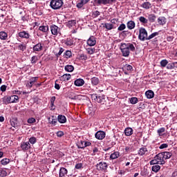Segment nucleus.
Returning a JSON list of instances; mask_svg holds the SVG:
<instances>
[{"label": "nucleus", "instance_id": "c9c22d12", "mask_svg": "<svg viewBox=\"0 0 177 177\" xmlns=\"http://www.w3.org/2000/svg\"><path fill=\"white\" fill-rule=\"evenodd\" d=\"M162 154L165 160H168L170 157H172V153L171 152H162Z\"/></svg>", "mask_w": 177, "mask_h": 177}, {"label": "nucleus", "instance_id": "aec40b11", "mask_svg": "<svg viewBox=\"0 0 177 177\" xmlns=\"http://www.w3.org/2000/svg\"><path fill=\"white\" fill-rule=\"evenodd\" d=\"M145 96L147 99H153L154 97V91L152 90H148L145 92Z\"/></svg>", "mask_w": 177, "mask_h": 177}, {"label": "nucleus", "instance_id": "5fc2aeb1", "mask_svg": "<svg viewBox=\"0 0 177 177\" xmlns=\"http://www.w3.org/2000/svg\"><path fill=\"white\" fill-rule=\"evenodd\" d=\"M167 64H168V60L162 59V61H160L161 67H165L167 66Z\"/></svg>", "mask_w": 177, "mask_h": 177}, {"label": "nucleus", "instance_id": "37998d69", "mask_svg": "<svg viewBox=\"0 0 177 177\" xmlns=\"http://www.w3.org/2000/svg\"><path fill=\"white\" fill-rule=\"evenodd\" d=\"M149 164L150 165H158V160H157V158L155 156L154 157V159L151 160L150 162H149Z\"/></svg>", "mask_w": 177, "mask_h": 177}, {"label": "nucleus", "instance_id": "338daca9", "mask_svg": "<svg viewBox=\"0 0 177 177\" xmlns=\"http://www.w3.org/2000/svg\"><path fill=\"white\" fill-rule=\"evenodd\" d=\"M55 88L57 89V91L60 89V84H57V80L55 81Z\"/></svg>", "mask_w": 177, "mask_h": 177}, {"label": "nucleus", "instance_id": "39448f33", "mask_svg": "<svg viewBox=\"0 0 177 177\" xmlns=\"http://www.w3.org/2000/svg\"><path fill=\"white\" fill-rule=\"evenodd\" d=\"M91 99L94 102H97V103H102L104 100V95L98 96L96 93L91 94Z\"/></svg>", "mask_w": 177, "mask_h": 177}, {"label": "nucleus", "instance_id": "c756f323", "mask_svg": "<svg viewBox=\"0 0 177 177\" xmlns=\"http://www.w3.org/2000/svg\"><path fill=\"white\" fill-rule=\"evenodd\" d=\"M62 80L64 81L65 82L71 80V75L70 74H64L62 76H61Z\"/></svg>", "mask_w": 177, "mask_h": 177}, {"label": "nucleus", "instance_id": "052dcab7", "mask_svg": "<svg viewBox=\"0 0 177 177\" xmlns=\"http://www.w3.org/2000/svg\"><path fill=\"white\" fill-rule=\"evenodd\" d=\"M10 122H11V125L12 127H16V124L17 122V119H12V120H10Z\"/></svg>", "mask_w": 177, "mask_h": 177}, {"label": "nucleus", "instance_id": "473e14b6", "mask_svg": "<svg viewBox=\"0 0 177 177\" xmlns=\"http://www.w3.org/2000/svg\"><path fill=\"white\" fill-rule=\"evenodd\" d=\"M120 157V152L115 151L113 153L111 154L110 158L111 160H115Z\"/></svg>", "mask_w": 177, "mask_h": 177}, {"label": "nucleus", "instance_id": "7ed1b4c3", "mask_svg": "<svg viewBox=\"0 0 177 177\" xmlns=\"http://www.w3.org/2000/svg\"><path fill=\"white\" fill-rule=\"evenodd\" d=\"M116 0H94L93 6H106L107 5H113L115 3Z\"/></svg>", "mask_w": 177, "mask_h": 177}, {"label": "nucleus", "instance_id": "680f3d73", "mask_svg": "<svg viewBox=\"0 0 177 177\" xmlns=\"http://www.w3.org/2000/svg\"><path fill=\"white\" fill-rule=\"evenodd\" d=\"M28 124H34L35 122V118H30L28 120Z\"/></svg>", "mask_w": 177, "mask_h": 177}, {"label": "nucleus", "instance_id": "20e7f679", "mask_svg": "<svg viewBox=\"0 0 177 177\" xmlns=\"http://www.w3.org/2000/svg\"><path fill=\"white\" fill-rule=\"evenodd\" d=\"M147 30L145 28H140L139 30L138 39L140 41H147Z\"/></svg>", "mask_w": 177, "mask_h": 177}, {"label": "nucleus", "instance_id": "f8f14e48", "mask_svg": "<svg viewBox=\"0 0 177 177\" xmlns=\"http://www.w3.org/2000/svg\"><path fill=\"white\" fill-rule=\"evenodd\" d=\"M18 37L24 39H28V38H30V33L26 30H23L18 33Z\"/></svg>", "mask_w": 177, "mask_h": 177}, {"label": "nucleus", "instance_id": "412c9836", "mask_svg": "<svg viewBox=\"0 0 177 177\" xmlns=\"http://www.w3.org/2000/svg\"><path fill=\"white\" fill-rule=\"evenodd\" d=\"M75 44L74 39L71 38H67L64 41V44L66 45V46H73Z\"/></svg>", "mask_w": 177, "mask_h": 177}, {"label": "nucleus", "instance_id": "69168bd1", "mask_svg": "<svg viewBox=\"0 0 177 177\" xmlns=\"http://www.w3.org/2000/svg\"><path fill=\"white\" fill-rule=\"evenodd\" d=\"M168 147V144H162L159 147V149H167Z\"/></svg>", "mask_w": 177, "mask_h": 177}, {"label": "nucleus", "instance_id": "603ef678", "mask_svg": "<svg viewBox=\"0 0 177 177\" xmlns=\"http://www.w3.org/2000/svg\"><path fill=\"white\" fill-rule=\"evenodd\" d=\"M29 143H30L31 145H35V143H37V138L35 137L30 138Z\"/></svg>", "mask_w": 177, "mask_h": 177}, {"label": "nucleus", "instance_id": "4468645a", "mask_svg": "<svg viewBox=\"0 0 177 177\" xmlns=\"http://www.w3.org/2000/svg\"><path fill=\"white\" fill-rule=\"evenodd\" d=\"M8 103H17L19 102V96L17 95H11L10 97H7Z\"/></svg>", "mask_w": 177, "mask_h": 177}, {"label": "nucleus", "instance_id": "58836bf2", "mask_svg": "<svg viewBox=\"0 0 177 177\" xmlns=\"http://www.w3.org/2000/svg\"><path fill=\"white\" fill-rule=\"evenodd\" d=\"M10 162V160L9 158H4L1 160V165H8Z\"/></svg>", "mask_w": 177, "mask_h": 177}, {"label": "nucleus", "instance_id": "4be33fe9", "mask_svg": "<svg viewBox=\"0 0 177 177\" xmlns=\"http://www.w3.org/2000/svg\"><path fill=\"white\" fill-rule=\"evenodd\" d=\"M42 44L38 43L37 44L33 46V52H41L42 50Z\"/></svg>", "mask_w": 177, "mask_h": 177}, {"label": "nucleus", "instance_id": "de8ad7c7", "mask_svg": "<svg viewBox=\"0 0 177 177\" xmlns=\"http://www.w3.org/2000/svg\"><path fill=\"white\" fill-rule=\"evenodd\" d=\"M78 149H85V141H80L77 144Z\"/></svg>", "mask_w": 177, "mask_h": 177}, {"label": "nucleus", "instance_id": "a211bd4d", "mask_svg": "<svg viewBox=\"0 0 177 177\" xmlns=\"http://www.w3.org/2000/svg\"><path fill=\"white\" fill-rule=\"evenodd\" d=\"M31 147V145H30L29 142H23L21 144V149L26 151V150H28Z\"/></svg>", "mask_w": 177, "mask_h": 177}, {"label": "nucleus", "instance_id": "b1692460", "mask_svg": "<svg viewBox=\"0 0 177 177\" xmlns=\"http://www.w3.org/2000/svg\"><path fill=\"white\" fill-rule=\"evenodd\" d=\"M39 31H42V32H48L49 31V26L48 25H43L39 27Z\"/></svg>", "mask_w": 177, "mask_h": 177}, {"label": "nucleus", "instance_id": "774afa93", "mask_svg": "<svg viewBox=\"0 0 177 177\" xmlns=\"http://www.w3.org/2000/svg\"><path fill=\"white\" fill-rule=\"evenodd\" d=\"M76 169H81L82 168V163H77L75 165Z\"/></svg>", "mask_w": 177, "mask_h": 177}, {"label": "nucleus", "instance_id": "13d9d810", "mask_svg": "<svg viewBox=\"0 0 177 177\" xmlns=\"http://www.w3.org/2000/svg\"><path fill=\"white\" fill-rule=\"evenodd\" d=\"M118 23V19L113 18L111 20V24H113V26H115Z\"/></svg>", "mask_w": 177, "mask_h": 177}, {"label": "nucleus", "instance_id": "3c124183", "mask_svg": "<svg viewBox=\"0 0 177 177\" xmlns=\"http://www.w3.org/2000/svg\"><path fill=\"white\" fill-rule=\"evenodd\" d=\"M124 70H127V71H132L133 70V67L129 64H126L124 66Z\"/></svg>", "mask_w": 177, "mask_h": 177}, {"label": "nucleus", "instance_id": "a19ab883", "mask_svg": "<svg viewBox=\"0 0 177 177\" xmlns=\"http://www.w3.org/2000/svg\"><path fill=\"white\" fill-rule=\"evenodd\" d=\"M139 20L142 24H147V23H149V19H146L145 17H140Z\"/></svg>", "mask_w": 177, "mask_h": 177}, {"label": "nucleus", "instance_id": "bf43d9fd", "mask_svg": "<svg viewBox=\"0 0 177 177\" xmlns=\"http://www.w3.org/2000/svg\"><path fill=\"white\" fill-rule=\"evenodd\" d=\"M129 34H131V32H129L128 30H124V31H122V37H128V35H129Z\"/></svg>", "mask_w": 177, "mask_h": 177}, {"label": "nucleus", "instance_id": "cd10ccee", "mask_svg": "<svg viewBox=\"0 0 177 177\" xmlns=\"http://www.w3.org/2000/svg\"><path fill=\"white\" fill-rule=\"evenodd\" d=\"M64 70L67 71V73H73L74 71V66L73 65H66Z\"/></svg>", "mask_w": 177, "mask_h": 177}, {"label": "nucleus", "instance_id": "423d86ee", "mask_svg": "<svg viewBox=\"0 0 177 177\" xmlns=\"http://www.w3.org/2000/svg\"><path fill=\"white\" fill-rule=\"evenodd\" d=\"M50 31L53 35L57 36L58 34H60V28H59L56 25H51L50 26Z\"/></svg>", "mask_w": 177, "mask_h": 177}, {"label": "nucleus", "instance_id": "2eb2a0df", "mask_svg": "<svg viewBox=\"0 0 177 177\" xmlns=\"http://www.w3.org/2000/svg\"><path fill=\"white\" fill-rule=\"evenodd\" d=\"M157 23L159 26H165L167 24V18L164 16L159 17L157 19Z\"/></svg>", "mask_w": 177, "mask_h": 177}, {"label": "nucleus", "instance_id": "09e8293b", "mask_svg": "<svg viewBox=\"0 0 177 177\" xmlns=\"http://www.w3.org/2000/svg\"><path fill=\"white\" fill-rule=\"evenodd\" d=\"M98 16H100V12L99 10L92 12V17H93V19H96V17H98Z\"/></svg>", "mask_w": 177, "mask_h": 177}, {"label": "nucleus", "instance_id": "72a5a7b5", "mask_svg": "<svg viewBox=\"0 0 177 177\" xmlns=\"http://www.w3.org/2000/svg\"><path fill=\"white\" fill-rule=\"evenodd\" d=\"M160 169H161V167L158 165H154L151 167V171L156 174H157Z\"/></svg>", "mask_w": 177, "mask_h": 177}, {"label": "nucleus", "instance_id": "dca6fc26", "mask_svg": "<svg viewBox=\"0 0 177 177\" xmlns=\"http://www.w3.org/2000/svg\"><path fill=\"white\" fill-rule=\"evenodd\" d=\"M67 169L65 167H61L59 171V177H66V175L68 174Z\"/></svg>", "mask_w": 177, "mask_h": 177}, {"label": "nucleus", "instance_id": "e433bc0d", "mask_svg": "<svg viewBox=\"0 0 177 177\" xmlns=\"http://www.w3.org/2000/svg\"><path fill=\"white\" fill-rule=\"evenodd\" d=\"M48 122L50 124H52L53 125H56V123L57 122V119H56L55 116H52V118H48Z\"/></svg>", "mask_w": 177, "mask_h": 177}, {"label": "nucleus", "instance_id": "a878e982", "mask_svg": "<svg viewBox=\"0 0 177 177\" xmlns=\"http://www.w3.org/2000/svg\"><path fill=\"white\" fill-rule=\"evenodd\" d=\"M0 39H1V41H6L8 39V33H6V32L4 31H1Z\"/></svg>", "mask_w": 177, "mask_h": 177}, {"label": "nucleus", "instance_id": "9d476101", "mask_svg": "<svg viewBox=\"0 0 177 177\" xmlns=\"http://www.w3.org/2000/svg\"><path fill=\"white\" fill-rule=\"evenodd\" d=\"M96 139L98 140H103L106 138V133L104 131H98L95 134Z\"/></svg>", "mask_w": 177, "mask_h": 177}, {"label": "nucleus", "instance_id": "5701e85b", "mask_svg": "<svg viewBox=\"0 0 177 177\" xmlns=\"http://www.w3.org/2000/svg\"><path fill=\"white\" fill-rule=\"evenodd\" d=\"M135 26H136V24H135V21H129L127 23V26L129 30H133V28H135Z\"/></svg>", "mask_w": 177, "mask_h": 177}, {"label": "nucleus", "instance_id": "864d4df0", "mask_svg": "<svg viewBox=\"0 0 177 177\" xmlns=\"http://www.w3.org/2000/svg\"><path fill=\"white\" fill-rule=\"evenodd\" d=\"M127 28V26L124 24H121L120 26L118 28V31H124Z\"/></svg>", "mask_w": 177, "mask_h": 177}, {"label": "nucleus", "instance_id": "6e6d98bb", "mask_svg": "<svg viewBox=\"0 0 177 177\" xmlns=\"http://www.w3.org/2000/svg\"><path fill=\"white\" fill-rule=\"evenodd\" d=\"M63 52H64V48H59V50L57 54H55V56L57 57H59V56H62V53H63Z\"/></svg>", "mask_w": 177, "mask_h": 177}, {"label": "nucleus", "instance_id": "79ce46f5", "mask_svg": "<svg viewBox=\"0 0 177 177\" xmlns=\"http://www.w3.org/2000/svg\"><path fill=\"white\" fill-rule=\"evenodd\" d=\"M159 34L160 33L158 32H153L149 36H148L147 41H149L150 39H153V38H154V37H157L158 35H159Z\"/></svg>", "mask_w": 177, "mask_h": 177}, {"label": "nucleus", "instance_id": "f03ea898", "mask_svg": "<svg viewBox=\"0 0 177 177\" xmlns=\"http://www.w3.org/2000/svg\"><path fill=\"white\" fill-rule=\"evenodd\" d=\"M63 3V0H50L49 6L53 10H59L62 9Z\"/></svg>", "mask_w": 177, "mask_h": 177}, {"label": "nucleus", "instance_id": "6ab92c4d", "mask_svg": "<svg viewBox=\"0 0 177 177\" xmlns=\"http://www.w3.org/2000/svg\"><path fill=\"white\" fill-rule=\"evenodd\" d=\"M152 7L153 6L151 5V3L147 1L141 5V8H143V9H146L147 10L151 9Z\"/></svg>", "mask_w": 177, "mask_h": 177}, {"label": "nucleus", "instance_id": "e2e57ef3", "mask_svg": "<svg viewBox=\"0 0 177 177\" xmlns=\"http://www.w3.org/2000/svg\"><path fill=\"white\" fill-rule=\"evenodd\" d=\"M64 136V133H63V131H59L57 133V136L58 138H62V136Z\"/></svg>", "mask_w": 177, "mask_h": 177}, {"label": "nucleus", "instance_id": "ddd939ff", "mask_svg": "<svg viewBox=\"0 0 177 177\" xmlns=\"http://www.w3.org/2000/svg\"><path fill=\"white\" fill-rule=\"evenodd\" d=\"M88 46H95L96 45V37L94 36H91L86 42Z\"/></svg>", "mask_w": 177, "mask_h": 177}, {"label": "nucleus", "instance_id": "c03bdc74", "mask_svg": "<svg viewBox=\"0 0 177 177\" xmlns=\"http://www.w3.org/2000/svg\"><path fill=\"white\" fill-rule=\"evenodd\" d=\"M138 102H139V100L136 97H132L131 98H130V103L131 104H136Z\"/></svg>", "mask_w": 177, "mask_h": 177}, {"label": "nucleus", "instance_id": "393cba45", "mask_svg": "<svg viewBox=\"0 0 177 177\" xmlns=\"http://www.w3.org/2000/svg\"><path fill=\"white\" fill-rule=\"evenodd\" d=\"M132 133H133V129H132V128L127 127L125 129L124 135L126 136H131V135H132Z\"/></svg>", "mask_w": 177, "mask_h": 177}, {"label": "nucleus", "instance_id": "ea45409f", "mask_svg": "<svg viewBox=\"0 0 177 177\" xmlns=\"http://www.w3.org/2000/svg\"><path fill=\"white\" fill-rule=\"evenodd\" d=\"M19 50H21L22 52H24L26 49H27V46L24 44H21L18 46Z\"/></svg>", "mask_w": 177, "mask_h": 177}, {"label": "nucleus", "instance_id": "6e6552de", "mask_svg": "<svg viewBox=\"0 0 177 177\" xmlns=\"http://www.w3.org/2000/svg\"><path fill=\"white\" fill-rule=\"evenodd\" d=\"M155 157H156V159L160 165H164V164H165V159H164V156L162 155V153H159Z\"/></svg>", "mask_w": 177, "mask_h": 177}, {"label": "nucleus", "instance_id": "0e129e2a", "mask_svg": "<svg viewBox=\"0 0 177 177\" xmlns=\"http://www.w3.org/2000/svg\"><path fill=\"white\" fill-rule=\"evenodd\" d=\"M81 60H88V57L86 55L82 54L80 55Z\"/></svg>", "mask_w": 177, "mask_h": 177}, {"label": "nucleus", "instance_id": "f257e3e1", "mask_svg": "<svg viewBox=\"0 0 177 177\" xmlns=\"http://www.w3.org/2000/svg\"><path fill=\"white\" fill-rule=\"evenodd\" d=\"M120 49L124 57H128L131 52H135L136 50L135 46L131 43H121Z\"/></svg>", "mask_w": 177, "mask_h": 177}, {"label": "nucleus", "instance_id": "1a4fd4ad", "mask_svg": "<svg viewBox=\"0 0 177 177\" xmlns=\"http://www.w3.org/2000/svg\"><path fill=\"white\" fill-rule=\"evenodd\" d=\"M97 171H106L107 169V163L100 162L96 165Z\"/></svg>", "mask_w": 177, "mask_h": 177}, {"label": "nucleus", "instance_id": "4d7b16f0", "mask_svg": "<svg viewBox=\"0 0 177 177\" xmlns=\"http://www.w3.org/2000/svg\"><path fill=\"white\" fill-rule=\"evenodd\" d=\"M86 3H83L82 1V0H80V2L77 3V8H78L79 9H81V8H82V6H84Z\"/></svg>", "mask_w": 177, "mask_h": 177}, {"label": "nucleus", "instance_id": "bb28decb", "mask_svg": "<svg viewBox=\"0 0 177 177\" xmlns=\"http://www.w3.org/2000/svg\"><path fill=\"white\" fill-rule=\"evenodd\" d=\"M149 151L147 150V148L146 147H143L140 148L138 151V154L140 156H145L146 153H147Z\"/></svg>", "mask_w": 177, "mask_h": 177}, {"label": "nucleus", "instance_id": "8fccbe9b", "mask_svg": "<svg viewBox=\"0 0 177 177\" xmlns=\"http://www.w3.org/2000/svg\"><path fill=\"white\" fill-rule=\"evenodd\" d=\"M31 63L32 64H35L37 62H38V57L37 55H34L31 57Z\"/></svg>", "mask_w": 177, "mask_h": 177}, {"label": "nucleus", "instance_id": "f3484780", "mask_svg": "<svg viewBox=\"0 0 177 177\" xmlns=\"http://www.w3.org/2000/svg\"><path fill=\"white\" fill-rule=\"evenodd\" d=\"M84 84H85V80L81 78L77 79L74 82V85H75V86H82Z\"/></svg>", "mask_w": 177, "mask_h": 177}, {"label": "nucleus", "instance_id": "2f4dec72", "mask_svg": "<svg viewBox=\"0 0 177 177\" xmlns=\"http://www.w3.org/2000/svg\"><path fill=\"white\" fill-rule=\"evenodd\" d=\"M57 120L60 122V124H64V122H66V121H67L66 116H64L63 115H58Z\"/></svg>", "mask_w": 177, "mask_h": 177}, {"label": "nucleus", "instance_id": "9b49d317", "mask_svg": "<svg viewBox=\"0 0 177 177\" xmlns=\"http://www.w3.org/2000/svg\"><path fill=\"white\" fill-rule=\"evenodd\" d=\"M102 25L103 26L104 28H106L108 31L114 30L118 27V25H113L111 23L102 24Z\"/></svg>", "mask_w": 177, "mask_h": 177}, {"label": "nucleus", "instance_id": "a18cd8bd", "mask_svg": "<svg viewBox=\"0 0 177 177\" xmlns=\"http://www.w3.org/2000/svg\"><path fill=\"white\" fill-rule=\"evenodd\" d=\"M8 176V172H6V170L3 169H0V176L1 177H5Z\"/></svg>", "mask_w": 177, "mask_h": 177}, {"label": "nucleus", "instance_id": "4c0bfd02", "mask_svg": "<svg viewBox=\"0 0 177 177\" xmlns=\"http://www.w3.org/2000/svg\"><path fill=\"white\" fill-rule=\"evenodd\" d=\"M158 135L159 136H164V133H165V129L164 127H161L157 130Z\"/></svg>", "mask_w": 177, "mask_h": 177}, {"label": "nucleus", "instance_id": "7c9ffc66", "mask_svg": "<svg viewBox=\"0 0 177 177\" xmlns=\"http://www.w3.org/2000/svg\"><path fill=\"white\" fill-rule=\"evenodd\" d=\"M64 57H65V59H71V57H73V53H71V50H66L64 53Z\"/></svg>", "mask_w": 177, "mask_h": 177}, {"label": "nucleus", "instance_id": "0eeeda50", "mask_svg": "<svg viewBox=\"0 0 177 177\" xmlns=\"http://www.w3.org/2000/svg\"><path fill=\"white\" fill-rule=\"evenodd\" d=\"M39 79V77H32L29 79V82L26 84V86L29 88H31L34 86V84L38 81Z\"/></svg>", "mask_w": 177, "mask_h": 177}, {"label": "nucleus", "instance_id": "f704fd0d", "mask_svg": "<svg viewBox=\"0 0 177 177\" xmlns=\"http://www.w3.org/2000/svg\"><path fill=\"white\" fill-rule=\"evenodd\" d=\"M91 80L92 85H94V86L99 85V83L100 82L99 79L96 77H93Z\"/></svg>", "mask_w": 177, "mask_h": 177}, {"label": "nucleus", "instance_id": "49530a36", "mask_svg": "<svg viewBox=\"0 0 177 177\" xmlns=\"http://www.w3.org/2000/svg\"><path fill=\"white\" fill-rule=\"evenodd\" d=\"M95 50H96L95 49V48H88L86 49L87 53L88 55H93V53H95Z\"/></svg>", "mask_w": 177, "mask_h": 177}, {"label": "nucleus", "instance_id": "c85d7f7f", "mask_svg": "<svg viewBox=\"0 0 177 177\" xmlns=\"http://www.w3.org/2000/svg\"><path fill=\"white\" fill-rule=\"evenodd\" d=\"M156 19H157V17L154 14H149L148 15V20L150 23H154V21H156Z\"/></svg>", "mask_w": 177, "mask_h": 177}]
</instances>
